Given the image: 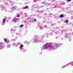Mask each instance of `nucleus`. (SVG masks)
Masks as SVG:
<instances>
[{
	"label": "nucleus",
	"mask_w": 73,
	"mask_h": 73,
	"mask_svg": "<svg viewBox=\"0 0 73 73\" xmlns=\"http://www.w3.org/2000/svg\"><path fill=\"white\" fill-rule=\"evenodd\" d=\"M58 46V44H56L52 46L50 45H48V46H46L45 48H49L50 50H53L54 49H56Z\"/></svg>",
	"instance_id": "f257e3e1"
},
{
	"label": "nucleus",
	"mask_w": 73,
	"mask_h": 73,
	"mask_svg": "<svg viewBox=\"0 0 73 73\" xmlns=\"http://www.w3.org/2000/svg\"><path fill=\"white\" fill-rule=\"evenodd\" d=\"M3 43L2 42H0V49H3V48H4V46H3Z\"/></svg>",
	"instance_id": "f03ea898"
},
{
	"label": "nucleus",
	"mask_w": 73,
	"mask_h": 73,
	"mask_svg": "<svg viewBox=\"0 0 73 73\" xmlns=\"http://www.w3.org/2000/svg\"><path fill=\"white\" fill-rule=\"evenodd\" d=\"M60 17H64V15L62 14L60 15L59 16Z\"/></svg>",
	"instance_id": "7ed1b4c3"
},
{
	"label": "nucleus",
	"mask_w": 73,
	"mask_h": 73,
	"mask_svg": "<svg viewBox=\"0 0 73 73\" xmlns=\"http://www.w3.org/2000/svg\"><path fill=\"white\" fill-rule=\"evenodd\" d=\"M5 20H6V18H4L3 19V21L2 22L3 23H5Z\"/></svg>",
	"instance_id": "20e7f679"
},
{
	"label": "nucleus",
	"mask_w": 73,
	"mask_h": 73,
	"mask_svg": "<svg viewBox=\"0 0 73 73\" xmlns=\"http://www.w3.org/2000/svg\"><path fill=\"white\" fill-rule=\"evenodd\" d=\"M22 47H23V45H21L20 47V48L21 49Z\"/></svg>",
	"instance_id": "39448f33"
},
{
	"label": "nucleus",
	"mask_w": 73,
	"mask_h": 73,
	"mask_svg": "<svg viewBox=\"0 0 73 73\" xmlns=\"http://www.w3.org/2000/svg\"><path fill=\"white\" fill-rule=\"evenodd\" d=\"M27 8H28V6H27L24 8V9H27Z\"/></svg>",
	"instance_id": "423d86ee"
},
{
	"label": "nucleus",
	"mask_w": 73,
	"mask_h": 73,
	"mask_svg": "<svg viewBox=\"0 0 73 73\" xmlns=\"http://www.w3.org/2000/svg\"><path fill=\"white\" fill-rule=\"evenodd\" d=\"M13 21H15V22L17 21V20L16 19H14L13 20Z\"/></svg>",
	"instance_id": "0eeeda50"
},
{
	"label": "nucleus",
	"mask_w": 73,
	"mask_h": 73,
	"mask_svg": "<svg viewBox=\"0 0 73 73\" xmlns=\"http://www.w3.org/2000/svg\"><path fill=\"white\" fill-rule=\"evenodd\" d=\"M23 26H24V25H21L20 26V27H23Z\"/></svg>",
	"instance_id": "6e6552de"
},
{
	"label": "nucleus",
	"mask_w": 73,
	"mask_h": 73,
	"mask_svg": "<svg viewBox=\"0 0 73 73\" xmlns=\"http://www.w3.org/2000/svg\"><path fill=\"white\" fill-rule=\"evenodd\" d=\"M71 63H72V62H71L70 63H69L67 65H70V64H71Z\"/></svg>",
	"instance_id": "1a4fd4ad"
},
{
	"label": "nucleus",
	"mask_w": 73,
	"mask_h": 73,
	"mask_svg": "<svg viewBox=\"0 0 73 73\" xmlns=\"http://www.w3.org/2000/svg\"><path fill=\"white\" fill-rule=\"evenodd\" d=\"M4 40L5 41V42H7V40L5 39H4Z\"/></svg>",
	"instance_id": "9d476101"
},
{
	"label": "nucleus",
	"mask_w": 73,
	"mask_h": 73,
	"mask_svg": "<svg viewBox=\"0 0 73 73\" xmlns=\"http://www.w3.org/2000/svg\"><path fill=\"white\" fill-rule=\"evenodd\" d=\"M68 20H66V23H68Z\"/></svg>",
	"instance_id": "9b49d317"
},
{
	"label": "nucleus",
	"mask_w": 73,
	"mask_h": 73,
	"mask_svg": "<svg viewBox=\"0 0 73 73\" xmlns=\"http://www.w3.org/2000/svg\"><path fill=\"white\" fill-rule=\"evenodd\" d=\"M42 29V27H41L40 28V29L41 30Z\"/></svg>",
	"instance_id": "f8f14e48"
},
{
	"label": "nucleus",
	"mask_w": 73,
	"mask_h": 73,
	"mask_svg": "<svg viewBox=\"0 0 73 73\" xmlns=\"http://www.w3.org/2000/svg\"><path fill=\"white\" fill-rule=\"evenodd\" d=\"M71 0H67V1H71Z\"/></svg>",
	"instance_id": "ddd939ff"
},
{
	"label": "nucleus",
	"mask_w": 73,
	"mask_h": 73,
	"mask_svg": "<svg viewBox=\"0 0 73 73\" xmlns=\"http://www.w3.org/2000/svg\"><path fill=\"white\" fill-rule=\"evenodd\" d=\"M46 27H47V26H46V25L44 26V28H46Z\"/></svg>",
	"instance_id": "4468645a"
},
{
	"label": "nucleus",
	"mask_w": 73,
	"mask_h": 73,
	"mask_svg": "<svg viewBox=\"0 0 73 73\" xmlns=\"http://www.w3.org/2000/svg\"><path fill=\"white\" fill-rule=\"evenodd\" d=\"M34 21H36V19H34Z\"/></svg>",
	"instance_id": "2eb2a0df"
},
{
	"label": "nucleus",
	"mask_w": 73,
	"mask_h": 73,
	"mask_svg": "<svg viewBox=\"0 0 73 73\" xmlns=\"http://www.w3.org/2000/svg\"><path fill=\"white\" fill-rule=\"evenodd\" d=\"M17 17H19V15H17Z\"/></svg>",
	"instance_id": "dca6fc26"
},
{
	"label": "nucleus",
	"mask_w": 73,
	"mask_h": 73,
	"mask_svg": "<svg viewBox=\"0 0 73 73\" xmlns=\"http://www.w3.org/2000/svg\"><path fill=\"white\" fill-rule=\"evenodd\" d=\"M13 8H15V7H13Z\"/></svg>",
	"instance_id": "f3484780"
},
{
	"label": "nucleus",
	"mask_w": 73,
	"mask_h": 73,
	"mask_svg": "<svg viewBox=\"0 0 73 73\" xmlns=\"http://www.w3.org/2000/svg\"><path fill=\"white\" fill-rule=\"evenodd\" d=\"M11 31H13V29H12L11 30Z\"/></svg>",
	"instance_id": "a211bd4d"
},
{
	"label": "nucleus",
	"mask_w": 73,
	"mask_h": 73,
	"mask_svg": "<svg viewBox=\"0 0 73 73\" xmlns=\"http://www.w3.org/2000/svg\"><path fill=\"white\" fill-rule=\"evenodd\" d=\"M70 31H72V29L70 30Z\"/></svg>",
	"instance_id": "6ab92c4d"
},
{
	"label": "nucleus",
	"mask_w": 73,
	"mask_h": 73,
	"mask_svg": "<svg viewBox=\"0 0 73 73\" xmlns=\"http://www.w3.org/2000/svg\"><path fill=\"white\" fill-rule=\"evenodd\" d=\"M44 46H45V45H44Z\"/></svg>",
	"instance_id": "aec40b11"
},
{
	"label": "nucleus",
	"mask_w": 73,
	"mask_h": 73,
	"mask_svg": "<svg viewBox=\"0 0 73 73\" xmlns=\"http://www.w3.org/2000/svg\"><path fill=\"white\" fill-rule=\"evenodd\" d=\"M8 48H9V47H8V46H7Z\"/></svg>",
	"instance_id": "412c9836"
},
{
	"label": "nucleus",
	"mask_w": 73,
	"mask_h": 73,
	"mask_svg": "<svg viewBox=\"0 0 73 73\" xmlns=\"http://www.w3.org/2000/svg\"><path fill=\"white\" fill-rule=\"evenodd\" d=\"M65 37H66V36H65Z\"/></svg>",
	"instance_id": "4be33fe9"
}]
</instances>
